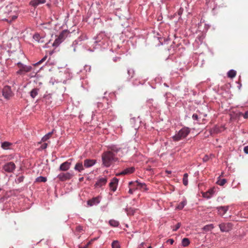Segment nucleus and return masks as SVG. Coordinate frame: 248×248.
<instances>
[{
    "label": "nucleus",
    "mask_w": 248,
    "mask_h": 248,
    "mask_svg": "<svg viewBox=\"0 0 248 248\" xmlns=\"http://www.w3.org/2000/svg\"><path fill=\"white\" fill-rule=\"evenodd\" d=\"M18 7L14 5L10 4L6 7V12L9 16L8 19L5 20L9 23H11L18 17Z\"/></svg>",
    "instance_id": "nucleus-1"
},
{
    "label": "nucleus",
    "mask_w": 248,
    "mask_h": 248,
    "mask_svg": "<svg viewBox=\"0 0 248 248\" xmlns=\"http://www.w3.org/2000/svg\"><path fill=\"white\" fill-rule=\"evenodd\" d=\"M102 159L103 165L108 167L115 160V154L112 151L105 152L102 155Z\"/></svg>",
    "instance_id": "nucleus-2"
},
{
    "label": "nucleus",
    "mask_w": 248,
    "mask_h": 248,
    "mask_svg": "<svg viewBox=\"0 0 248 248\" xmlns=\"http://www.w3.org/2000/svg\"><path fill=\"white\" fill-rule=\"evenodd\" d=\"M190 132V129L187 127L181 128L174 136L172 137L174 141H178L186 138Z\"/></svg>",
    "instance_id": "nucleus-3"
},
{
    "label": "nucleus",
    "mask_w": 248,
    "mask_h": 248,
    "mask_svg": "<svg viewBox=\"0 0 248 248\" xmlns=\"http://www.w3.org/2000/svg\"><path fill=\"white\" fill-rule=\"evenodd\" d=\"M2 95L6 99H10L14 95L11 88L9 86H5L2 90Z\"/></svg>",
    "instance_id": "nucleus-4"
},
{
    "label": "nucleus",
    "mask_w": 248,
    "mask_h": 248,
    "mask_svg": "<svg viewBox=\"0 0 248 248\" xmlns=\"http://www.w3.org/2000/svg\"><path fill=\"white\" fill-rule=\"evenodd\" d=\"M233 227L232 223H222L219 225V227L222 232H229L230 231Z\"/></svg>",
    "instance_id": "nucleus-5"
},
{
    "label": "nucleus",
    "mask_w": 248,
    "mask_h": 248,
    "mask_svg": "<svg viewBox=\"0 0 248 248\" xmlns=\"http://www.w3.org/2000/svg\"><path fill=\"white\" fill-rule=\"evenodd\" d=\"M15 169L16 165L12 162L6 163L3 167V169L7 172H12L15 170Z\"/></svg>",
    "instance_id": "nucleus-6"
},
{
    "label": "nucleus",
    "mask_w": 248,
    "mask_h": 248,
    "mask_svg": "<svg viewBox=\"0 0 248 248\" xmlns=\"http://www.w3.org/2000/svg\"><path fill=\"white\" fill-rule=\"evenodd\" d=\"M72 176V174L69 172L61 173L57 176V178L61 181H65L70 179Z\"/></svg>",
    "instance_id": "nucleus-7"
},
{
    "label": "nucleus",
    "mask_w": 248,
    "mask_h": 248,
    "mask_svg": "<svg viewBox=\"0 0 248 248\" xmlns=\"http://www.w3.org/2000/svg\"><path fill=\"white\" fill-rule=\"evenodd\" d=\"M129 185H136L137 188H139L141 191H146L148 190V188H147L146 185L145 183H141L139 182L138 181L135 182H129Z\"/></svg>",
    "instance_id": "nucleus-8"
},
{
    "label": "nucleus",
    "mask_w": 248,
    "mask_h": 248,
    "mask_svg": "<svg viewBox=\"0 0 248 248\" xmlns=\"http://www.w3.org/2000/svg\"><path fill=\"white\" fill-rule=\"evenodd\" d=\"M135 169L134 167H131L130 168H127L124 169L120 173L117 174L116 175L119 176L120 175H128L131 174L134 172Z\"/></svg>",
    "instance_id": "nucleus-9"
},
{
    "label": "nucleus",
    "mask_w": 248,
    "mask_h": 248,
    "mask_svg": "<svg viewBox=\"0 0 248 248\" xmlns=\"http://www.w3.org/2000/svg\"><path fill=\"white\" fill-rule=\"evenodd\" d=\"M118 183V179L116 178H113L109 184V186L110 189L113 191H115L117 189V186Z\"/></svg>",
    "instance_id": "nucleus-10"
},
{
    "label": "nucleus",
    "mask_w": 248,
    "mask_h": 248,
    "mask_svg": "<svg viewBox=\"0 0 248 248\" xmlns=\"http://www.w3.org/2000/svg\"><path fill=\"white\" fill-rule=\"evenodd\" d=\"M96 162L95 159H86L84 161V166L85 168H90L93 166Z\"/></svg>",
    "instance_id": "nucleus-11"
},
{
    "label": "nucleus",
    "mask_w": 248,
    "mask_h": 248,
    "mask_svg": "<svg viewBox=\"0 0 248 248\" xmlns=\"http://www.w3.org/2000/svg\"><path fill=\"white\" fill-rule=\"evenodd\" d=\"M107 182V178L106 177L100 178L95 184V187H101L106 185Z\"/></svg>",
    "instance_id": "nucleus-12"
},
{
    "label": "nucleus",
    "mask_w": 248,
    "mask_h": 248,
    "mask_svg": "<svg viewBox=\"0 0 248 248\" xmlns=\"http://www.w3.org/2000/svg\"><path fill=\"white\" fill-rule=\"evenodd\" d=\"M71 164V162L65 161L60 165L59 170L61 171H66L69 169Z\"/></svg>",
    "instance_id": "nucleus-13"
},
{
    "label": "nucleus",
    "mask_w": 248,
    "mask_h": 248,
    "mask_svg": "<svg viewBox=\"0 0 248 248\" xmlns=\"http://www.w3.org/2000/svg\"><path fill=\"white\" fill-rule=\"evenodd\" d=\"M22 68L21 69H19L18 71H17L16 73L17 74H22L23 72H29L31 71L32 69V67L31 66H27L25 65H24Z\"/></svg>",
    "instance_id": "nucleus-14"
},
{
    "label": "nucleus",
    "mask_w": 248,
    "mask_h": 248,
    "mask_svg": "<svg viewBox=\"0 0 248 248\" xmlns=\"http://www.w3.org/2000/svg\"><path fill=\"white\" fill-rule=\"evenodd\" d=\"M46 2V0H32L30 1V4L32 6L36 7L39 4L45 3Z\"/></svg>",
    "instance_id": "nucleus-15"
},
{
    "label": "nucleus",
    "mask_w": 248,
    "mask_h": 248,
    "mask_svg": "<svg viewBox=\"0 0 248 248\" xmlns=\"http://www.w3.org/2000/svg\"><path fill=\"white\" fill-rule=\"evenodd\" d=\"M100 202V200L98 197L93 198L91 200L88 201V204L90 206H93L96 204Z\"/></svg>",
    "instance_id": "nucleus-16"
},
{
    "label": "nucleus",
    "mask_w": 248,
    "mask_h": 248,
    "mask_svg": "<svg viewBox=\"0 0 248 248\" xmlns=\"http://www.w3.org/2000/svg\"><path fill=\"white\" fill-rule=\"evenodd\" d=\"M84 165H83L81 162H78L76 164L74 167V169L78 172H81L83 170H84Z\"/></svg>",
    "instance_id": "nucleus-17"
},
{
    "label": "nucleus",
    "mask_w": 248,
    "mask_h": 248,
    "mask_svg": "<svg viewBox=\"0 0 248 248\" xmlns=\"http://www.w3.org/2000/svg\"><path fill=\"white\" fill-rule=\"evenodd\" d=\"M69 32L67 30H64L61 32L58 36L63 41L68 35Z\"/></svg>",
    "instance_id": "nucleus-18"
},
{
    "label": "nucleus",
    "mask_w": 248,
    "mask_h": 248,
    "mask_svg": "<svg viewBox=\"0 0 248 248\" xmlns=\"http://www.w3.org/2000/svg\"><path fill=\"white\" fill-rule=\"evenodd\" d=\"M39 89L34 88L32 89L30 92V95L32 98H35L38 93Z\"/></svg>",
    "instance_id": "nucleus-19"
},
{
    "label": "nucleus",
    "mask_w": 248,
    "mask_h": 248,
    "mask_svg": "<svg viewBox=\"0 0 248 248\" xmlns=\"http://www.w3.org/2000/svg\"><path fill=\"white\" fill-rule=\"evenodd\" d=\"M33 38L38 43H43L44 42L43 40H41L42 38L38 33H36L33 35Z\"/></svg>",
    "instance_id": "nucleus-20"
},
{
    "label": "nucleus",
    "mask_w": 248,
    "mask_h": 248,
    "mask_svg": "<svg viewBox=\"0 0 248 248\" xmlns=\"http://www.w3.org/2000/svg\"><path fill=\"white\" fill-rule=\"evenodd\" d=\"M187 202L186 200H184L181 202L176 207V209L178 210H182L184 206L186 204Z\"/></svg>",
    "instance_id": "nucleus-21"
},
{
    "label": "nucleus",
    "mask_w": 248,
    "mask_h": 248,
    "mask_svg": "<svg viewBox=\"0 0 248 248\" xmlns=\"http://www.w3.org/2000/svg\"><path fill=\"white\" fill-rule=\"evenodd\" d=\"M11 143L9 142H4L1 144V147L5 150L9 149L10 146L11 145Z\"/></svg>",
    "instance_id": "nucleus-22"
},
{
    "label": "nucleus",
    "mask_w": 248,
    "mask_h": 248,
    "mask_svg": "<svg viewBox=\"0 0 248 248\" xmlns=\"http://www.w3.org/2000/svg\"><path fill=\"white\" fill-rule=\"evenodd\" d=\"M109 223L110 225H111L112 227H118L119 225V221L114 219L110 220L109 221Z\"/></svg>",
    "instance_id": "nucleus-23"
},
{
    "label": "nucleus",
    "mask_w": 248,
    "mask_h": 248,
    "mask_svg": "<svg viewBox=\"0 0 248 248\" xmlns=\"http://www.w3.org/2000/svg\"><path fill=\"white\" fill-rule=\"evenodd\" d=\"M52 132H49L46 134L45 136H44L42 140L41 141L45 142L47 140H48L52 136Z\"/></svg>",
    "instance_id": "nucleus-24"
},
{
    "label": "nucleus",
    "mask_w": 248,
    "mask_h": 248,
    "mask_svg": "<svg viewBox=\"0 0 248 248\" xmlns=\"http://www.w3.org/2000/svg\"><path fill=\"white\" fill-rule=\"evenodd\" d=\"M236 75V72L233 70H230L228 73V76L229 78H233L235 77Z\"/></svg>",
    "instance_id": "nucleus-25"
},
{
    "label": "nucleus",
    "mask_w": 248,
    "mask_h": 248,
    "mask_svg": "<svg viewBox=\"0 0 248 248\" xmlns=\"http://www.w3.org/2000/svg\"><path fill=\"white\" fill-rule=\"evenodd\" d=\"M217 209H218V210L219 212H221V211L223 212L222 215H223L228 211V207H225V206H220V207H218Z\"/></svg>",
    "instance_id": "nucleus-26"
},
{
    "label": "nucleus",
    "mask_w": 248,
    "mask_h": 248,
    "mask_svg": "<svg viewBox=\"0 0 248 248\" xmlns=\"http://www.w3.org/2000/svg\"><path fill=\"white\" fill-rule=\"evenodd\" d=\"M183 183L185 186H187L188 185V174L185 173L183 176Z\"/></svg>",
    "instance_id": "nucleus-27"
},
{
    "label": "nucleus",
    "mask_w": 248,
    "mask_h": 248,
    "mask_svg": "<svg viewBox=\"0 0 248 248\" xmlns=\"http://www.w3.org/2000/svg\"><path fill=\"white\" fill-rule=\"evenodd\" d=\"M214 225L213 224H209L205 225L204 226V227L202 228V229L205 231H211L212 229L214 228Z\"/></svg>",
    "instance_id": "nucleus-28"
},
{
    "label": "nucleus",
    "mask_w": 248,
    "mask_h": 248,
    "mask_svg": "<svg viewBox=\"0 0 248 248\" xmlns=\"http://www.w3.org/2000/svg\"><path fill=\"white\" fill-rule=\"evenodd\" d=\"M190 243L189 240L187 238H184L182 241V244L184 247L187 246Z\"/></svg>",
    "instance_id": "nucleus-29"
},
{
    "label": "nucleus",
    "mask_w": 248,
    "mask_h": 248,
    "mask_svg": "<svg viewBox=\"0 0 248 248\" xmlns=\"http://www.w3.org/2000/svg\"><path fill=\"white\" fill-rule=\"evenodd\" d=\"M36 181L38 182H46V178L45 177L40 176L36 178Z\"/></svg>",
    "instance_id": "nucleus-30"
},
{
    "label": "nucleus",
    "mask_w": 248,
    "mask_h": 248,
    "mask_svg": "<svg viewBox=\"0 0 248 248\" xmlns=\"http://www.w3.org/2000/svg\"><path fill=\"white\" fill-rule=\"evenodd\" d=\"M62 42V40H61L59 37L55 39L54 41V42L53 43V45L54 46H58L60 43H61Z\"/></svg>",
    "instance_id": "nucleus-31"
},
{
    "label": "nucleus",
    "mask_w": 248,
    "mask_h": 248,
    "mask_svg": "<svg viewBox=\"0 0 248 248\" xmlns=\"http://www.w3.org/2000/svg\"><path fill=\"white\" fill-rule=\"evenodd\" d=\"M227 182V181L225 179H219L218 180L217 183L219 185V186H223L224 185H225V184Z\"/></svg>",
    "instance_id": "nucleus-32"
},
{
    "label": "nucleus",
    "mask_w": 248,
    "mask_h": 248,
    "mask_svg": "<svg viewBox=\"0 0 248 248\" xmlns=\"http://www.w3.org/2000/svg\"><path fill=\"white\" fill-rule=\"evenodd\" d=\"M128 215H133L135 211V209L130 208L126 210Z\"/></svg>",
    "instance_id": "nucleus-33"
},
{
    "label": "nucleus",
    "mask_w": 248,
    "mask_h": 248,
    "mask_svg": "<svg viewBox=\"0 0 248 248\" xmlns=\"http://www.w3.org/2000/svg\"><path fill=\"white\" fill-rule=\"evenodd\" d=\"M112 248H120V245L118 241H114L111 244Z\"/></svg>",
    "instance_id": "nucleus-34"
},
{
    "label": "nucleus",
    "mask_w": 248,
    "mask_h": 248,
    "mask_svg": "<svg viewBox=\"0 0 248 248\" xmlns=\"http://www.w3.org/2000/svg\"><path fill=\"white\" fill-rule=\"evenodd\" d=\"M181 226V223H178L172 229L173 231H176Z\"/></svg>",
    "instance_id": "nucleus-35"
},
{
    "label": "nucleus",
    "mask_w": 248,
    "mask_h": 248,
    "mask_svg": "<svg viewBox=\"0 0 248 248\" xmlns=\"http://www.w3.org/2000/svg\"><path fill=\"white\" fill-rule=\"evenodd\" d=\"M47 57L45 56L44 57L42 60H41L40 61H39L38 62L35 64V65H39L42 63L43 62H44L46 59Z\"/></svg>",
    "instance_id": "nucleus-36"
},
{
    "label": "nucleus",
    "mask_w": 248,
    "mask_h": 248,
    "mask_svg": "<svg viewBox=\"0 0 248 248\" xmlns=\"http://www.w3.org/2000/svg\"><path fill=\"white\" fill-rule=\"evenodd\" d=\"M203 196L204 197L206 198L207 199L210 198L211 197V195H209L207 191L205 193H204Z\"/></svg>",
    "instance_id": "nucleus-37"
},
{
    "label": "nucleus",
    "mask_w": 248,
    "mask_h": 248,
    "mask_svg": "<svg viewBox=\"0 0 248 248\" xmlns=\"http://www.w3.org/2000/svg\"><path fill=\"white\" fill-rule=\"evenodd\" d=\"M47 146V144L46 143H43L40 147V148L42 150H44V149H45L46 148Z\"/></svg>",
    "instance_id": "nucleus-38"
},
{
    "label": "nucleus",
    "mask_w": 248,
    "mask_h": 248,
    "mask_svg": "<svg viewBox=\"0 0 248 248\" xmlns=\"http://www.w3.org/2000/svg\"><path fill=\"white\" fill-rule=\"evenodd\" d=\"M207 192L209 195H211V197L214 193V188L210 189Z\"/></svg>",
    "instance_id": "nucleus-39"
},
{
    "label": "nucleus",
    "mask_w": 248,
    "mask_h": 248,
    "mask_svg": "<svg viewBox=\"0 0 248 248\" xmlns=\"http://www.w3.org/2000/svg\"><path fill=\"white\" fill-rule=\"evenodd\" d=\"M133 70L132 69H129L127 71V73L128 74V75L130 76L131 75V77H133Z\"/></svg>",
    "instance_id": "nucleus-40"
},
{
    "label": "nucleus",
    "mask_w": 248,
    "mask_h": 248,
    "mask_svg": "<svg viewBox=\"0 0 248 248\" xmlns=\"http://www.w3.org/2000/svg\"><path fill=\"white\" fill-rule=\"evenodd\" d=\"M192 118L195 120H198V115L197 114H193L192 115Z\"/></svg>",
    "instance_id": "nucleus-41"
},
{
    "label": "nucleus",
    "mask_w": 248,
    "mask_h": 248,
    "mask_svg": "<svg viewBox=\"0 0 248 248\" xmlns=\"http://www.w3.org/2000/svg\"><path fill=\"white\" fill-rule=\"evenodd\" d=\"M83 230L82 227L78 226L76 227V230L78 232H80Z\"/></svg>",
    "instance_id": "nucleus-42"
},
{
    "label": "nucleus",
    "mask_w": 248,
    "mask_h": 248,
    "mask_svg": "<svg viewBox=\"0 0 248 248\" xmlns=\"http://www.w3.org/2000/svg\"><path fill=\"white\" fill-rule=\"evenodd\" d=\"M17 65L19 68V69H21L22 68L21 67L24 66V64L19 62L17 63Z\"/></svg>",
    "instance_id": "nucleus-43"
},
{
    "label": "nucleus",
    "mask_w": 248,
    "mask_h": 248,
    "mask_svg": "<svg viewBox=\"0 0 248 248\" xmlns=\"http://www.w3.org/2000/svg\"><path fill=\"white\" fill-rule=\"evenodd\" d=\"M244 151L246 154H248V145L244 147Z\"/></svg>",
    "instance_id": "nucleus-44"
},
{
    "label": "nucleus",
    "mask_w": 248,
    "mask_h": 248,
    "mask_svg": "<svg viewBox=\"0 0 248 248\" xmlns=\"http://www.w3.org/2000/svg\"><path fill=\"white\" fill-rule=\"evenodd\" d=\"M135 190L134 188H130L129 190L128 193L132 194L133 193V191Z\"/></svg>",
    "instance_id": "nucleus-45"
},
{
    "label": "nucleus",
    "mask_w": 248,
    "mask_h": 248,
    "mask_svg": "<svg viewBox=\"0 0 248 248\" xmlns=\"http://www.w3.org/2000/svg\"><path fill=\"white\" fill-rule=\"evenodd\" d=\"M244 118L247 119L248 118V111H246L243 115Z\"/></svg>",
    "instance_id": "nucleus-46"
},
{
    "label": "nucleus",
    "mask_w": 248,
    "mask_h": 248,
    "mask_svg": "<svg viewBox=\"0 0 248 248\" xmlns=\"http://www.w3.org/2000/svg\"><path fill=\"white\" fill-rule=\"evenodd\" d=\"M17 181L19 183H20L21 182H22L23 181V177H19L18 179H17Z\"/></svg>",
    "instance_id": "nucleus-47"
},
{
    "label": "nucleus",
    "mask_w": 248,
    "mask_h": 248,
    "mask_svg": "<svg viewBox=\"0 0 248 248\" xmlns=\"http://www.w3.org/2000/svg\"><path fill=\"white\" fill-rule=\"evenodd\" d=\"M168 242H169L171 245H172L174 243V240L172 239H170L167 241Z\"/></svg>",
    "instance_id": "nucleus-48"
},
{
    "label": "nucleus",
    "mask_w": 248,
    "mask_h": 248,
    "mask_svg": "<svg viewBox=\"0 0 248 248\" xmlns=\"http://www.w3.org/2000/svg\"><path fill=\"white\" fill-rule=\"evenodd\" d=\"M129 186L133 187V188H134L135 190V189H138V188H137V186H136V185H129Z\"/></svg>",
    "instance_id": "nucleus-49"
},
{
    "label": "nucleus",
    "mask_w": 248,
    "mask_h": 248,
    "mask_svg": "<svg viewBox=\"0 0 248 248\" xmlns=\"http://www.w3.org/2000/svg\"><path fill=\"white\" fill-rule=\"evenodd\" d=\"M89 244H90V242H89L88 244H87L85 246L81 247L80 248H88Z\"/></svg>",
    "instance_id": "nucleus-50"
},
{
    "label": "nucleus",
    "mask_w": 248,
    "mask_h": 248,
    "mask_svg": "<svg viewBox=\"0 0 248 248\" xmlns=\"http://www.w3.org/2000/svg\"><path fill=\"white\" fill-rule=\"evenodd\" d=\"M182 13V10H181V9H180L179 10V11H178V15H181Z\"/></svg>",
    "instance_id": "nucleus-51"
},
{
    "label": "nucleus",
    "mask_w": 248,
    "mask_h": 248,
    "mask_svg": "<svg viewBox=\"0 0 248 248\" xmlns=\"http://www.w3.org/2000/svg\"><path fill=\"white\" fill-rule=\"evenodd\" d=\"M50 98V96L49 95H46L45 96V99H47V98L49 99Z\"/></svg>",
    "instance_id": "nucleus-52"
},
{
    "label": "nucleus",
    "mask_w": 248,
    "mask_h": 248,
    "mask_svg": "<svg viewBox=\"0 0 248 248\" xmlns=\"http://www.w3.org/2000/svg\"><path fill=\"white\" fill-rule=\"evenodd\" d=\"M83 179H84V178H83V177L80 178L79 179V181L80 182H82V181H83Z\"/></svg>",
    "instance_id": "nucleus-53"
},
{
    "label": "nucleus",
    "mask_w": 248,
    "mask_h": 248,
    "mask_svg": "<svg viewBox=\"0 0 248 248\" xmlns=\"http://www.w3.org/2000/svg\"><path fill=\"white\" fill-rule=\"evenodd\" d=\"M148 248H152V247L151 246H149L148 247Z\"/></svg>",
    "instance_id": "nucleus-54"
},
{
    "label": "nucleus",
    "mask_w": 248,
    "mask_h": 248,
    "mask_svg": "<svg viewBox=\"0 0 248 248\" xmlns=\"http://www.w3.org/2000/svg\"><path fill=\"white\" fill-rule=\"evenodd\" d=\"M1 188H0V191H1Z\"/></svg>",
    "instance_id": "nucleus-55"
}]
</instances>
